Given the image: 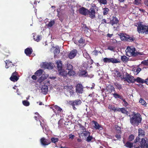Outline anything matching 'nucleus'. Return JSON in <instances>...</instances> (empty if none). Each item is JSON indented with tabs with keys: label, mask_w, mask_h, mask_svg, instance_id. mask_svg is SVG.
Returning a JSON list of instances; mask_svg holds the SVG:
<instances>
[{
	"label": "nucleus",
	"mask_w": 148,
	"mask_h": 148,
	"mask_svg": "<svg viewBox=\"0 0 148 148\" xmlns=\"http://www.w3.org/2000/svg\"><path fill=\"white\" fill-rule=\"evenodd\" d=\"M130 116V123L134 126H138L141 122L142 118L139 113L133 112Z\"/></svg>",
	"instance_id": "nucleus-1"
},
{
	"label": "nucleus",
	"mask_w": 148,
	"mask_h": 148,
	"mask_svg": "<svg viewBox=\"0 0 148 148\" xmlns=\"http://www.w3.org/2000/svg\"><path fill=\"white\" fill-rule=\"evenodd\" d=\"M125 77H123L124 81H126L128 83H133L135 82L138 83H143V79L140 77H137L136 79H134V77L130 75L127 72L125 73Z\"/></svg>",
	"instance_id": "nucleus-2"
},
{
	"label": "nucleus",
	"mask_w": 148,
	"mask_h": 148,
	"mask_svg": "<svg viewBox=\"0 0 148 148\" xmlns=\"http://www.w3.org/2000/svg\"><path fill=\"white\" fill-rule=\"evenodd\" d=\"M126 55L129 57L136 56L138 55H141L139 52H135L136 49L135 48L133 47H127L125 50Z\"/></svg>",
	"instance_id": "nucleus-3"
},
{
	"label": "nucleus",
	"mask_w": 148,
	"mask_h": 148,
	"mask_svg": "<svg viewBox=\"0 0 148 148\" xmlns=\"http://www.w3.org/2000/svg\"><path fill=\"white\" fill-rule=\"evenodd\" d=\"M137 30L139 33L148 34V25L139 24L137 26Z\"/></svg>",
	"instance_id": "nucleus-4"
},
{
	"label": "nucleus",
	"mask_w": 148,
	"mask_h": 148,
	"mask_svg": "<svg viewBox=\"0 0 148 148\" xmlns=\"http://www.w3.org/2000/svg\"><path fill=\"white\" fill-rule=\"evenodd\" d=\"M145 140V138H142L140 142V145L136 146V145H134V148H148V139L146 138Z\"/></svg>",
	"instance_id": "nucleus-5"
},
{
	"label": "nucleus",
	"mask_w": 148,
	"mask_h": 148,
	"mask_svg": "<svg viewBox=\"0 0 148 148\" xmlns=\"http://www.w3.org/2000/svg\"><path fill=\"white\" fill-rule=\"evenodd\" d=\"M81 101L79 99H76L73 101H70L69 102V104L72 106L74 110L77 109L75 106H79L81 104Z\"/></svg>",
	"instance_id": "nucleus-6"
},
{
	"label": "nucleus",
	"mask_w": 148,
	"mask_h": 148,
	"mask_svg": "<svg viewBox=\"0 0 148 148\" xmlns=\"http://www.w3.org/2000/svg\"><path fill=\"white\" fill-rule=\"evenodd\" d=\"M53 110L54 112L56 113V115H58L60 114L61 113L63 112L62 109L57 105H55L53 107Z\"/></svg>",
	"instance_id": "nucleus-7"
},
{
	"label": "nucleus",
	"mask_w": 148,
	"mask_h": 148,
	"mask_svg": "<svg viewBox=\"0 0 148 148\" xmlns=\"http://www.w3.org/2000/svg\"><path fill=\"white\" fill-rule=\"evenodd\" d=\"M75 91L77 94H82L83 91V86L80 83L77 84L76 86Z\"/></svg>",
	"instance_id": "nucleus-8"
},
{
	"label": "nucleus",
	"mask_w": 148,
	"mask_h": 148,
	"mask_svg": "<svg viewBox=\"0 0 148 148\" xmlns=\"http://www.w3.org/2000/svg\"><path fill=\"white\" fill-rule=\"evenodd\" d=\"M40 141L41 144L43 145H47L51 143L49 139H46L44 137L41 138Z\"/></svg>",
	"instance_id": "nucleus-9"
},
{
	"label": "nucleus",
	"mask_w": 148,
	"mask_h": 148,
	"mask_svg": "<svg viewBox=\"0 0 148 148\" xmlns=\"http://www.w3.org/2000/svg\"><path fill=\"white\" fill-rule=\"evenodd\" d=\"M95 11L94 8H91L88 10V15H89V17L91 18H94L95 17Z\"/></svg>",
	"instance_id": "nucleus-10"
},
{
	"label": "nucleus",
	"mask_w": 148,
	"mask_h": 148,
	"mask_svg": "<svg viewBox=\"0 0 148 148\" xmlns=\"http://www.w3.org/2000/svg\"><path fill=\"white\" fill-rule=\"evenodd\" d=\"M17 75L18 73L16 71L13 73L10 77V80L14 82L17 81L19 79V78L17 76Z\"/></svg>",
	"instance_id": "nucleus-11"
},
{
	"label": "nucleus",
	"mask_w": 148,
	"mask_h": 148,
	"mask_svg": "<svg viewBox=\"0 0 148 148\" xmlns=\"http://www.w3.org/2000/svg\"><path fill=\"white\" fill-rule=\"evenodd\" d=\"M79 12L82 15L86 16L88 15V10L84 7L80 8L79 9Z\"/></svg>",
	"instance_id": "nucleus-12"
},
{
	"label": "nucleus",
	"mask_w": 148,
	"mask_h": 148,
	"mask_svg": "<svg viewBox=\"0 0 148 148\" xmlns=\"http://www.w3.org/2000/svg\"><path fill=\"white\" fill-rule=\"evenodd\" d=\"M119 22V21L117 18L116 17L113 16L112 20H111L109 22V23L113 26L114 28L115 27L114 26V25L116 24L117 25Z\"/></svg>",
	"instance_id": "nucleus-13"
},
{
	"label": "nucleus",
	"mask_w": 148,
	"mask_h": 148,
	"mask_svg": "<svg viewBox=\"0 0 148 148\" xmlns=\"http://www.w3.org/2000/svg\"><path fill=\"white\" fill-rule=\"evenodd\" d=\"M77 53V50L75 49H74L69 53L68 57L69 58L72 59L76 56Z\"/></svg>",
	"instance_id": "nucleus-14"
},
{
	"label": "nucleus",
	"mask_w": 148,
	"mask_h": 148,
	"mask_svg": "<svg viewBox=\"0 0 148 148\" xmlns=\"http://www.w3.org/2000/svg\"><path fill=\"white\" fill-rule=\"evenodd\" d=\"M114 76L116 77H120L121 79H123V77L122 76L121 73L119 70H114Z\"/></svg>",
	"instance_id": "nucleus-15"
},
{
	"label": "nucleus",
	"mask_w": 148,
	"mask_h": 148,
	"mask_svg": "<svg viewBox=\"0 0 148 148\" xmlns=\"http://www.w3.org/2000/svg\"><path fill=\"white\" fill-rule=\"evenodd\" d=\"M41 67L45 69H52L53 67L50 64L47 62H43L42 65Z\"/></svg>",
	"instance_id": "nucleus-16"
},
{
	"label": "nucleus",
	"mask_w": 148,
	"mask_h": 148,
	"mask_svg": "<svg viewBox=\"0 0 148 148\" xmlns=\"http://www.w3.org/2000/svg\"><path fill=\"white\" fill-rule=\"evenodd\" d=\"M41 92L44 94L46 95L48 91V86L46 85H42L41 88Z\"/></svg>",
	"instance_id": "nucleus-17"
},
{
	"label": "nucleus",
	"mask_w": 148,
	"mask_h": 148,
	"mask_svg": "<svg viewBox=\"0 0 148 148\" xmlns=\"http://www.w3.org/2000/svg\"><path fill=\"white\" fill-rule=\"evenodd\" d=\"M33 50L31 48H27L25 50V53L27 56H29L32 52Z\"/></svg>",
	"instance_id": "nucleus-18"
},
{
	"label": "nucleus",
	"mask_w": 148,
	"mask_h": 148,
	"mask_svg": "<svg viewBox=\"0 0 148 148\" xmlns=\"http://www.w3.org/2000/svg\"><path fill=\"white\" fill-rule=\"evenodd\" d=\"M56 64L57 65V67L58 71L59 72L60 71L61 72L62 69V64L61 61H58Z\"/></svg>",
	"instance_id": "nucleus-19"
},
{
	"label": "nucleus",
	"mask_w": 148,
	"mask_h": 148,
	"mask_svg": "<svg viewBox=\"0 0 148 148\" xmlns=\"http://www.w3.org/2000/svg\"><path fill=\"white\" fill-rule=\"evenodd\" d=\"M54 49H55V50L53 51V53L54 54V57H55L56 56H57V55L58 54L60 51V49L58 47H53Z\"/></svg>",
	"instance_id": "nucleus-20"
},
{
	"label": "nucleus",
	"mask_w": 148,
	"mask_h": 148,
	"mask_svg": "<svg viewBox=\"0 0 148 148\" xmlns=\"http://www.w3.org/2000/svg\"><path fill=\"white\" fill-rule=\"evenodd\" d=\"M5 68L7 69L9 67L12 66H14V65L12 64V63L9 60H6L5 61Z\"/></svg>",
	"instance_id": "nucleus-21"
},
{
	"label": "nucleus",
	"mask_w": 148,
	"mask_h": 148,
	"mask_svg": "<svg viewBox=\"0 0 148 148\" xmlns=\"http://www.w3.org/2000/svg\"><path fill=\"white\" fill-rule=\"evenodd\" d=\"M92 122L94 124V127L96 129L99 130L100 128H102L101 125H99L97 121H93Z\"/></svg>",
	"instance_id": "nucleus-22"
},
{
	"label": "nucleus",
	"mask_w": 148,
	"mask_h": 148,
	"mask_svg": "<svg viewBox=\"0 0 148 148\" xmlns=\"http://www.w3.org/2000/svg\"><path fill=\"white\" fill-rule=\"evenodd\" d=\"M75 74V72L72 70H69L68 72V73H66V75H65L64 74V73H62V75L64 76V78H65V77H66L67 75L68 74L69 76H72L74 75Z\"/></svg>",
	"instance_id": "nucleus-23"
},
{
	"label": "nucleus",
	"mask_w": 148,
	"mask_h": 148,
	"mask_svg": "<svg viewBox=\"0 0 148 148\" xmlns=\"http://www.w3.org/2000/svg\"><path fill=\"white\" fill-rule=\"evenodd\" d=\"M108 108L109 109L113 111L114 112H117L118 108L115 107L114 105L111 104L108 105Z\"/></svg>",
	"instance_id": "nucleus-24"
},
{
	"label": "nucleus",
	"mask_w": 148,
	"mask_h": 148,
	"mask_svg": "<svg viewBox=\"0 0 148 148\" xmlns=\"http://www.w3.org/2000/svg\"><path fill=\"white\" fill-rule=\"evenodd\" d=\"M47 77V76H45L44 75H43L41 76L39 78L38 80V82L40 83L45 80Z\"/></svg>",
	"instance_id": "nucleus-25"
},
{
	"label": "nucleus",
	"mask_w": 148,
	"mask_h": 148,
	"mask_svg": "<svg viewBox=\"0 0 148 148\" xmlns=\"http://www.w3.org/2000/svg\"><path fill=\"white\" fill-rule=\"evenodd\" d=\"M94 138L92 136H90V135L88 136L86 138V140L88 143L90 142H93L94 141Z\"/></svg>",
	"instance_id": "nucleus-26"
},
{
	"label": "nucleus",
	"mask_w": 148,
	"mask_h": 148,
	"mask_svg": "<svg viewBox=\"0 0 148 148\" xmlns=\"http://www.w3.org/2000/svg\"><path fill=\"white\" fill-rule=\"evenodd\" d=\"M145 132L144 130L141 128H139L138 130V136H144L145 135Z\"/></svg>",
	"instance_id": "nucleus-27"
},
{
	"label": "nucleus",
	"mask_w": 148,
	"mask_h": 148,
	"mask_svg": "<svg viewBox=\"0 0 148 148\" xmlns=\"http://www.w3.org/2000/svg\"><path fill=\"white\" fill-rule=\"evenodd\" d=\"M134 143L127 141L125 144V146L126 147L129 148H132L134 146V145H133Z\"/></svg>",
	"instance_id": "nucleus-28"
},
{
	"label": "nucleus",
	"mask_w": 148,
	"mask_h": 148,
	"mask_svg": "<svg viewBox=\"0 0 148 148\" xmlns=\"http://www.w3.org/2000/svg\"><path fill=\"white\" fill-rule=\"evenodd\" d=\"M127 36L126 34L122 33L120 35V38L122 40L127 41Z\"/></svg>",
	"instance_id": "nucleus-29"
},
{
	"label": "nucleus",
	"mask_w": 148,
	"mask_h": 148,
	"mask_svg": "<svg viewBox=\"0 0 148 148\" xmlns=\"http://www.w3.org/2000/svg\"><path fill=\"white\" fill-rule=\"evenodd\" d=\"M117 112H121L123 113H126L128 111H127L124 108H118L117 110Z\"/></svg>",
	"instance_id": "nucleus-30"
},
{
	"label": "nucleus",
	"mask_w": 148,
	"mask_h": 148,
	"mask_svg": "<svg viewBox=\"0 0 148 148\" xmlns=\"http://www.w3.org/2000/svg\"><path fill=\"white\" fill-rule=\"evenodd\" d=\"M43 70L42 69L38 70L35 73L36 76H41L43 73Z\"/></svg>",
	"instance_id": "nucleus-31"
},
{
	"label": "nucleus",
	"mask_w": 148,
	"mask_h": 148,
	"mask_svg": "<svg viewBox=\"0 0 148 148\" xmlns=\"http://www.w3.org/2000/svg\"><path fill=\"white\" fill-rule=\"evenodd\" d=\"M112 95L113 97L116 99H121L122 97L123 96L122 95H120L118 94L114 93L113 94H111Z\"/></svg>",
	"instance_id": "nucleus-32"
},
{
	"label": "nucleus",
	"mask_w": 148,
	"mask_h": 148,
	"mask_svg": "<svg viewBox=\"0 0 148 148\" xmlns=\"http://www.w3.org/2000/svg\"><path fill=\"white\" fill-rule=\"evenodd\" d=\"M51 143L52 142L54 143L56 145V143L58 142L59 140V139L58 138H55V137H52L51 140H50Z\"/></svg>",
	"instance_id": "nucleus-33"
},
{
	"label": "nucleus",
	"mask_w": 148,
	"mask_h": 148,
	"mask_svg": "<svg viewBox=\"0 0 148 148\" xmlns=\"http://www.w3.org/2000/svg\"><path fill=\"white\" fill-rule=\"evenodd\" d=\"M114 84L116 88L118 89L119 90H120L122 89L121 85L119 83L117 82H115L114 83Z\"/></svg>",
	"instance_id": "nucleus-34"
},
{
	"label": "nucleus",
	"mask_w": 148,
	"mask_h": 148,
	"mask_svg": "<svg viewBox=\"0 0 148 148\" xmlns=\"http://www.w3.org/2000/svg\"><path fill=\"white\" fill-rule=\"evenodd\" d=\"M82 134H83V135L85 137H87L90 135V133L88 131L85 130V131L82 132Z\"/></svg>",
	"instance_id": "nucleus-35"
},
{
	"label": "nucleus",
	"mask_w": 148,
	"mask_h": 148,
	"mask_svg": "<svg viewBox=\"0 0 148 148\" xmlns=\"http://www.w3.org/2000/svg\"><path fill=\"white\" fill-rule=\"evenodd\" d=\"M138 136L136 137L134 140V143L135 144V145H136V146H138L139 145V143H138L137 142H138L140 141V138Z\"/></svg>",
	"instance_id": "nucleus-36"
},
{
	"label": "nucleus",
	"mask_w": 148,
	"mask_h": 148,
	"mask_svg": "<svg viewBox=\"0 0 148 148\" xmlns=\"http://www.w3.org/2000/svg\"><path fill=\"white\" fill-rule=\"evenodd\" d=\"M121 59L123 62H126L128 61L129 58L124 55L121 56Z\"/></svg>",
	"instance_id": "nucleus-37"
},
{
	"label": "nucleus",
	"mask_w": 148,
	"mask_h": 148,
	"mask_svg": "<svg viewBox=\"0 0 148 148\" xmlns=\"http://www.w3.org/2000/svg\"><path fill=\"white\" fill-rule=\"evenodd\" d=\"M80 75L86 76L87 75V72L86 70L82 71L80 73Z\"/></svg>",
	"instance_id": "nucleus-38"
},
{
	"label": "nucleus",
	"mask_w": 148,
	"mask_h": 148,
	"mask_svg": "<svg viewBox=\"0 0 148 148\" xmlns=\"http://www.w3.org/2000/svg\"><path fill=\"white\" fill-rule=\"evenodd\" d=\"M82 27L83 30H84L86 33H87L88 32V29L86 25L85 24H83L82 26Z\"/></svg>",
	"instance_id": "nucleus-39"
},
{
	"label": "nucleus",
	"mask_w": 148,
	"mask_h": 148,
	"mask_svg": "<svg viewBox=\"0 0 148 148\" xmlns=\"http://www.w3.org/2000/svg\"><path fill=\"white\" fill-rule=\"evenodd\" d=\"M83 55L87 59H89L90 58V57L89 54L87 53V52L86 51L84 52L83 53Z\"/></svg>",
	"instance_id": "nucleus-40"
},
{
	"label": "nucleus",
	"mask_w": 148,
	"mask_h": 148,
	"mask_svg": "<svg viewBox=\"0 0 148 148\" xmlns=\"http://www.w3.org/2000/svg\"><path fill=\"white\" fill-rule=\"evenodd\" d=\"M103 15H105L108 14V13L109 10L108 8H105L103 9Z\"/></svg>",
	"instance_id": "nucleus-41"
},
{
	"label": "nucleus",
	"mask_w": 148,
	"mask_h": 148,
	"mask_svg": "<svg viewBox=\"0 0 148 148\" xmlns=\"http://www.w3.org/2000/svg\"><path fill=\"white\" fill-rule=\"evenodd\" d=\"M112 62L113 63L119 62L118 60L114 58H110V63Z\"/></svg>",
	"instance_id": "nucleus-42"
},
{
	"label": "nucleus",
	"mask_w": 148,
	"mask_h": 148,
	"mask_svg": "<svg viewBox=\"0 0 148 148\" xmlns=\"http://www.w3.org/2000/svg\"><path fill=\"white\" fill-rule=\"evenodd\" d=\"M141 69L140 68H138L136 69H134V71L135 75H137L141 71Z\"/></svg>",
	"instance_id": "nucleus-43"
},
{
	"label": "nucleus",
	"mask_w": 148,
	"mask_h": 148,
	"mask_svg": "<svg viewBox=\"0 0 148 148\" xmlns=\"http://www.w3.org/2000/svg\"><path fill=\"white\" fill-rule=\"evenodd\" d=\"M116 134H121V128L118 126L116 128Z\"/></svg>",
	"instance_id": "nucleus-44"
},
{
	"label": "nucleus",
	"mask_w": 148,
	"mask_h": 148,
	"mask_svg": "<svg viewBox=\"0 0 148 148\" xmlns=\"http://www.w3.org/2000/svg\"><path fill=\"white\" fill-rule=\"evenodd\" d=\"M33 38L34 40L37 42H39L40 40V36L39 35H37L36 38L34 36H33Z\"/></svg>",
	"instance_id": "nucleus-45"
},
{
	"label": "nucleus",
	"mask_w": 148,
	"mask_h": 148,
	"mask_svg": "<svg viewBox=\"0 0 148 148\" xmlns=\"http://www.w3.org/2000/svg\"><path fill=\"white\" fill-rule=\"evenodd\" d=\"M22 103L23 104L26 106H29L30 105L29 102L26 100L23 101Z\"/></svg>",
	"instance_id": "nucleus-46"
},
{
	"label": "nucleus",
	"mask_w": 148,
	"mask_h": 148,
	"mask_svg": "<svg viewBox=\"0 0 148 148\" xmlns=\"http://www.w3.org/2000/svg\"><path fill=\"white\" fill-rule=\"evenodd\" d=\"M135 136L134 135L132 134H131L130 135L128 138V139L130 141H132L134 138Z\"/></svg>",
	"instance_id": "nucleus-47"
},
{
	"label": "nucleus",
	"mask_w": 148,
	"mask_h": 148,
	"mask_svg": "<svg viewBox=\"0 0 148 148\" xmlns=\"http://www.w3.org/2000/svg\"><path fill=\"white\" fill-rule=\"evenodd\" d=\"M139 102L141 103L142 105L146 106L147 103L145 101L141 98H140V99L139 101Z\"/></svg>",
	"instance_id": "nucleus-48"
},
{
	"label": "nucleus",
	"mask_w": 148,
	"mask_h": 148,
	"mask_svg": "<svg viewBox=\"0 0 148 148\" xmlns=\"http://www.w3.org/2000/svg\"><path fill=\"white\" fill-rule=\"evenodd\" d=\"M65 88L68 91H70L72 90L73 87L72 86H65Z\"/></svg>",
	"instance_id": "nucleus-49"
},
{
	"label": "nucleus",
	"mask_w": 148,
	"mask_h": 148,
	"mask_svg": "<svg viewBox=\"0 0 148 148\" xmlns=\"http://www.w3.org/2000/svg\"><path fill=\"white\" fill-rule=\"evenodd\" d=\"M122 99H121V100L124 103V105L125 106H128V103L125 101V99H124L123 97V96Z\"/></svg>",
	"instance_id": "nucleus-50"
},
{
	"label": "nucleus",
	"mask_w": 148,
	"mask_h": 148,
	"mask_svg": "<svg viewBox=\"0 0 148 148\" xmlns=\"http://www.w3.org/2000/svg\"><path fill=\"white\" fill-rule=\"evenodd\" d=\"M54 21H51L47 25L48 27H51L54 24Z\"/></svg>",
	"instance_id": "nucleus-51"
},
{
	"label": "nucleus",
	"mask_w": 148,
	"mask_h": 148,
	"mask_svg": "<svg viewBox=\"0 0 148 148\" xmlns=\"http://www.w3.org/2000/svg\"><path fill=\"white\" fill-rule=\"evenodd\" d=\"M67 69H68V70H69V71L73 70V66L72 65H71L70 64H67Z\"/></svg>",
	"instance_id": "nucleus-52"
},
{
	"label": "nucleus",
	"mask_w": 148,
	"mask_h": 148,
	"mask_svg": "<svg viewBox=\"0 0 148 148\" xmlns=\"http://www.w3.org/2000/svg\"><path fill=\"white\" fill-rule=\"evenodd\" d=\"M110 58H104L103 59V61L105 63H110Z\"/></svg>",
	"instance_id": "nucleus-53"
},
{
	"label": "nucleus",
	"mask_w": 148,
	"mask_h": 148,
	"mask_svg": "<svg viewBox=\"0 0 148 148\" xmlns=\"http://www.w3.org/2000/svg\"><path fill=\"white\" fill-rule=\"evenodd\" d=\"M110 89L109 91L110 93H111L113 91L115 92V88L114 87H113L112 86L110 85Z\"/></svg>",
	"instance_id": "nucleus-54"
},
{
	"label": "nucleus",
	"mask_w": 148,
	"mask_h": 148,
	"mask_svg": "<svg viewBox=\"0 0 148 148\" xmlns=\"http://www.w3.org/2000/svg\"><path fill=\"white\" fill-rule=\"evenodd\" d=\"M141 64L146 66H148V60H143Z\"/></svg>",
	"instance_id": "nucleus-55"
},
{
	"label": "nucleus",
	"mask_w": 148,
	"mask_h": 148,
	"mask_svg": "<svg viewBox=\"0 0 148 148\" xmlns=\"http://www.w3.org/2000/svg\"><path fill=\"white\" fill-rule=\"evenodd\" d=\"M115 47H114L112 46H110L108 47L107 49L112 51H114L115 50Z\"/></svg>",
	"instance_id": "nucleus-56"
},
{
	"label": "nucleus",
	"mask_w": 148,
	"mask_h": 148,
	"mask_svg": "<svg viewBox=\"0 0 148 148\" xmlns=\"http://www.w3.org/2000/svg\"><path fill=\"white\" fill-rule=\"evenodd\" d=\"M127 41H134V39L132 37H130L129 35L127 36Z\"/></svg>",
	"instance_id": "nucleus-57"
},
{
	"label": "nucleus",
	"mask_w": 148,
	"mask_h": 148,
	"mask_svg": "<svg viewBox=\"0 0 148 148\" xmlns=\"http://www.w3.org/2000/svg\"><path fill=\"white\" fill-rule=\"evenodd\" d=\"M78 42L80 44H83L85 42V40L84 39L83 37H81L78 40Z\"/></svg>",
	"instance_id": "nucleus-58"
},
{
	"label": "nucleus",
	"mask_w": 148,
	"mask_h": 148,
	"mask_svg": "<svg viewBox=\"0 0 148 148\" xmlns=\"http://www.w3.org/2000/svg\"><path fill=\"white\" fill-rule=\"evenodd\" d=\"M121 134H116L115 136L117 138V140H120L121 138Z\"/></svg>",
	"instance_id": "nucleus-59"
},
{
	"label": "nucleus",
	"mask_w": 148,
	"mask_h": 148,
	"mask_svg": "<svg viewBox=\"0 0 148 148\" xmlns=\"http://www.w3.org/2000/svg\"><path fill=\"white\" fill-rule=\"evenodd\" d=\"M99 2L103 4H106L107 3L106 0H99Z\"/></svg>",
	"instance_id": "nucleus-60"
},
{
	"label": "nucleus",
	"mask_w": 148,
	"mask_h": 148,
	"mask_svg": "<svg viewBox=\"0 0 148 148\" xmlns=\"http://www.w3.org/2000/svg\"><path fill=\"white\" fill-rule=\"evenodd\" d=\"M141 0H134V4L138 5L140 3Z\"/></svg>",
	"instance_id": "nucleus-61"
},
{
	"label": "nucleus",
	"mask_w": 148,
	"mask_h": 148,
	"mask_svg": "<svg viewBox=\"0 0 148 148\" xmlns=\"http://www.w3.org/2000/svg\"><path fill=\"white\" fill-rule=\"evenodd\" d=\"M102 22L101 23V24H104V23H109V22H107L105 19H103L102 21Z\"/></svg>",
	"instance_id": "nucleus-62"
},
{
	"label": "nucleus",
	"mask_w": 148,
	"mask_h": 148,
	"mask_svg": "<svg viewBox=\"0 0 148 148\" xmlns=\"http://www.w3.org/2000/svg\"><path fill=\"white\" fill-rule=\"evenodd\" d=\"M143 83H141L143 84L144 83H146L147 85H148V78L146 79L145 80L143 79Z\"/></svg>",
	"instance_id": "nucleus-63"
},
{
	"label": "nucleus",
	"mask_w": 148,
	"mask_h": 148,
	"mask_svg": "<svg viewBox=\"0 0 148 148\" xmlns=\"http://www.w3.org/2000/svg\"><path fill=\"white\" fill-rule=\"evenodd\" d=\"M69 138L71 139H73L75 137L74 135L72 134H69Z\"/></svg>",
	"instance_id": "nucleus-64"
}]
</instances>
